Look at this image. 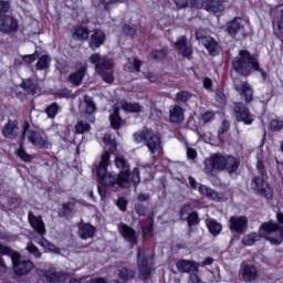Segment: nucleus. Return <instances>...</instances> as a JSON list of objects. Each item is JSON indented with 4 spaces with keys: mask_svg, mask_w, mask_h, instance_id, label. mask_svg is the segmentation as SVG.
<instances>
[{
    "mask_svg": "<svg viewBox=\"0 0 283 283\" xmlns=\"http://www.w3.org/2000/svg\"><path fill=\"white\" fill-rule=\"evenodd\" d=\"M115 166L117 169H123L118 175L107 171V167H109V153H103L97 167V178L101 185H105L106 187H120V189H129L132 182L135 187L140 185V170L134 168L132 175H129V167H127L125 158L116 157Z\"/></svg>",
    "mask_w": 283,
    "mask_h": 283,
    "instance_id": "f257e3e1",
    "label": "nucleus"
},
{
    "mask_svg": "<svg viewBox=\"0 0 283 283\" xmlns=\"http://www.w3.org/2000/svg\"><path fill=\"white\" fill-rule=\"evenodd\" d=\"M203 165V171L208 174V176H214V174H220V171L224 170L229 171V174H233L238 171V167H240V159L217 153L206 158Z\"/></svg>",
    "mask_w": 283,
    "mask_h": 283,
    "instance_id": "f03ea898",
    "label": "nucleus"
},
{
    "mask_svg": "<svg viewBox=\"0 0 283 283\" xmlns=\"http://www.w3.org/2000/svg\"><path fill=\"white\" fill-rule=\"evenodd\" d=\"M232 67L234 72H238V74H241L242 76H249L253 70L254 72H260V63H258V59L252 56L247 50H241L239 56L233 59Z\"/></svg>",
    "mask_w": 283,
    "mask_h": 283,
    "instance_id": "7ed1b4c3",
    "label": "nucleus"
},
{
    "mask_svg": "<svg viewBox=\"0 0 283 283\" xmlns=\"http://www.w3.org/2000/svg\"><path fill=\"white\" fill-rule=\"evenodd\" d=\"M25 138H28L29 143H32V145L38 149H48V139L43 138L41 133L36 130H28V127H25L22 135L20 149L17 150V156L24 163H30V160H32V157L25 153V149L23 148Z\"/></svg>",
    "mask_w": 283,
    "mask_h": 283,
    "instance_id": "20e7f679",
    "label": "nucleus"
},
{
    "mask_svg": "<svg viewBox=\"0 0 283 283\" xmlns=\"http://www.w3.org/2000/svg\"><path fill=\"white\" fill-rule=\"evenodd\" d=\"M134 138L136 143H146L151 156H163V142L157 134H154V132L144 128L142 132L135 133Z\"/></svg>",
    "mask_w": 283,
    "mask_h": 283,
    "instance_id": "39448f33",
    "label": "nucleus"
},
{
    "mask_svg": "<svg viewBox=\"0 0 283 283\" xmlns=\"http://www.w3.org/2000/svg\"><path fill=\"white\" fill-rule=\"evenodd\" d=\"M90 63L95 65V72L102 76L105 83H112L114 81V60L103 57L98 53H94L90 57Z\"/></svg>",
    "mask_w": 283,
    "mask_h": 283,
    "instance_id": "423d86ee",
    "label": "nucleus"
},
{
    "mask_svg": "<svg viewBox=\"0 0 283 283\" xmlns=\"http://www.w3.org/2000/svg\"><path fill=\"white\" fill-rule=\"evenodd\" d=\"M256 169L262 177H254L252 179L251 187L256 193H259V196H263V198H266V200H271V198H273V189L269 187V182L264 180V174H266L264 163L259 160L256 164Z\"/></svg>",
    "mask_w": 283,
    "mask_h": 283,
    "instance_id": "0eeeda50",
    "label": "nucleus"
},
{
    "mask_svg": "<svg viewBox=\"0 0 283 283\" xmlns=\"http://www.w3.org/2000/svg\"><path fill=\"white\" fill-rule=\"evenodd\" d=\"M137 264L142 280H149L151 266H154V254L146 252L143 248L137 249Z\"/></svg>",
    "mask_w": 283,
    "mask_h": 283,
    "instance_id": "6e6552de",
    "label": "nucleus"
},
{
    "mask_svg": "<svg viewBox=\"0 0 283 283\" xmlns=\"http://www.w3.org/2000/svg\"><path fill=\"white\" fill-rule=\"evenodd\" d=\"M260 231L268 233V240L271 244H282L283 242V226H277L274 222L263 223Z\"/></svg>",
    "mask_w": 283,
    "mask_h": 283,
    "instance_id": "1a4fd4ad",
    "label": "nucleus"
},
{
    "mask_svg": "<svg viewBox=\"0 0 283 283\" xmlns=\"http://www.w3.org/2000/svg\"><path fill=\"white\" fill-rule=\"evenodd\" d=\"M196 39L208 50L210 56H218L220 54V44L213 38L207 35L206 32L197 31Z\"/></svg>",
    "mask_w": 283,
    "mask_h": 283,
    "instance_id": "9d476101",
    "label": "nucleus"
},
{
    "mask_svg": "<svg viewBox=\"0 0 283 283\" xmlns=\"http://www.w3.org/2000/svg\"><path fill=\"white\" fill-rule=\"evenodd\" d=\"M244 25H247V22L242 20L241 18H234L232 21L227 22V24L223 27L224 32L229 34V36H240L244 38L247 36V30L244 29Z\"/></svg>",
    "mask_w": 283,
    "mask_h": 283,
    "instance_id": "9b49d317",
    "label": "nucleus"
},
{
    "mask_svg": "<svg viewBox=\"0 0 283 283\" xmlns=\"http://www.w3.org/2000/svg\"><path fill=\"white\" fill-rule=\"evenodd\" d=\"M11 262L15 275H28L34 269V263L30 260H21V254L19 253L12 258Z\"/></svg>",
    "mask_w": 283,
    "mask_h": 283,
    "instance_id": "f8f14e48",
    "label": "nucleus"
},
{
    "mask_svg": "<svg viewBox=\"0 0 283 283\" xmlns=\"http://www.w3.org/2000/svg\"><path fill=\"white\" fill-rule=\"evenodd\" d=\"M188 182L191 187V189H198L199 193L201 196H205L209 200H214L216 202L220 201V195L216 192V190L205 186V185H199L198 187V181H196V178L189 177Z\"/></svg>",
    "mask_w": 283,
    "mask_h": 283,
    "instance_id": "ddd939ff",
    "label": "nucleus"
},
{
    "mask_svg": "<svg viewBox=\"0 0 283 283\" xmlns=\"http://www.w3.org/2000/svg\"><path fill=\"white\" fill-rule=\"evenodd\" d=\"M234 114L238 123H243L244 125H253V120H255L253 114H251L249 108L242 103L235 104Z\"/></svg>",
    "mask_w": 283,
    "mask_h": 283,
    "instance_id": "4468645a",
    "label": "nucleus"
},
{
    "mask_svg": "<svg viewBox=\"0 0 283 283\" xmlns=\"http://www.w3.org/2000/svg\"><path fill=\"white\" fill-rule=\"evenodd\" d=\"M19 30V22L10 15H0V32L12 34Z\"/></svg>",
    "mask_w": 283,
    "mask_h": 283,
    "instance_id": "2eb2a0df",
    "label": "nucleus"
},
{
    "mask_svg": "<svg viewBox=\"0 0 283 283\" xmlns=\"http://www.w3.org/2000/svg\"><path fill=\"white\" fill-rule=\"evenodd\" d=\"M231 233H244L247 230V217H231L229 220Z\"/></svg>",
    "mask_w": 283,
    "mask_h": 283,
    "instance_id": "dca6fc26",
    "label": "nucleus"
},
{
    "mask_svg": "<svg viewBox=\"0 0 283 283\" xmlns=\"http://www.w3.org/2000/svg\"><path fill=\"white\" fill-rule=\"evenodd\" d=\"M118 231L124 240H126V242H129L132 247H134V244L138 242V239L136 238V230H134L132 227L125 223H119Z\"/></svg>",
    "mask_w": 283,
    "mask_h": 283,
    "instance_id": "f3484780",
    "label": "nucleus"
},
{
    "mask_svg": "<svg viewBox=\"0 0 283 283\" xmlns=\"http://www.w3.org/2000/svg\"><path fill=\"white\" fill-rule=\"evenodd\" d=\"M240 275L243 277L244 282H255V280H258V269L243 262L241 264Z\"/></svg>",
    "mask_w": 283,
    "mask_h": 283,
    "instance_id": "a211bd4d",
    "label": "nucleus"
},
{
    "mask_svg": "<svg viewBox=\"0 0 283 283\" xmlns=\"http://www.w3.org/2000/svg\"><path fill=\"white\" fill-rule=\"evenodd\" d=\"M85 74H87V64L86 63L80 64V65H77L76 72L72 73L69 76V81L71 84L78 87V85H81V83H83V78H85Z\"/></svg>",
    "mask_w": 283,
    "mask_h": 283,
    "instance_id": "6ab92c4d",
    "label": "nucleus"
},
{
    "mask_svg": "<svg viewBox=\"0 0 283 283\" xmlns=\"http://www.w3.org/2000/svg\"><path fill=\"white\" fill-rule=\"evenodd\" d=\"M43 277H45L46 282L59 283L65 280V273L56 272V269L49 266V269L43 271Z\"/></svg>",
    "mask_w": 283,
    "mask_h": 283,
    "instance_id": "aec40b11",
    "label": "nucleus"
},
{
    "mask_svg": "<svg viewBox=\"0 0 283 283\" xmlns=\"http://www.w3.org/2000/svg\"><path fill=\"white\" fill-rule=\"evenodd\" d=\"M235 90L239 92V94L244 95L245 103H251L253 101V88H251V85L247 82H235Z\"/></svg>",
    "mask_w": 283,
    "mask_h": 283,
    "instance_id": "412c9836",
    "label": "nucleus"
},
{
    "mask_svg": "<svg viewBox=\"0 0 283 283\" xmlns=\"http://www.w3.org/2000/svg\"><path fill=\"white\" fill-rule=\"evenodd\" d=\"M175 46L180 52L181 56L191 60V55L193 54V49L191 45L187 43V38L181 36L175 43Z\"/></svg>",
    "mask_w": 283,
    "mask_h": 283,
    "instance_id": "4be33fe9",
    "label": "nucleus"
},
{
    "mask_svg": "<svg viewBox=\"0 0 283 283\" xmlns=\"http://www.w3.org/2000/svg\"><path fill=\"white\" fill-rule=\"evenodd\" d=\"M176 266L180 273H196L198 271V263L189 260H180Z\"/></svg>",
    "mask_w": 283,
    "mask_h": 283,
    "instance_id": "5701e85b",
    "label": "nucleus"
},
{
    "mask_svg": "<svg viewBox=\"0 0 283 283\" xmlns=\"http://www.w3.org/2000/svg\"><path fill=\"white\" fill-rule=\"evenodd\" d=\"M29 222L39 235H45V223L41 217L33 216L32 212H29Z\"/></svg>",
    "mask_w": 283,
    "mask_h": 283,
    "instance_id": "b1692460",
    "label": "nucleus"
},
{
    "mask_svg": "<svg viewBox=\"0 0 283 283\" xmlns=\"http://www.w3.org/2000/svg\"><path fill=\"white\" fill-rule=\"evenodd\" d=\"M105 43V33L101 30L95 31L90 39V48L96 50Z\"/></svg>",
    "mask_w": 283,
    "mask_h": 283,
    "instance_id": "393cba45",
    "label": "nucleus"
},
{
    "mask_svg": "<svg viewBox=\"0 0 283 283\" xmlns=\"http://www.w3.org/2000/svg\"><path fill=\"white\" fill-rule=\"evenodd\" d=\"M2 134L4 138H14L19 134V122L18 120H9L4 126Z\"/></svg>",
    "mask_w": 283,
    "mask_h": 283,
    "instance_id": "a878e982",
    "label": "nucleus"
},
{
    "mask_svg": "<svg viewBox=\"0 0 283 283\" xmlns=\"http://www.w3.org/2000/svg\"><path fill=\"white\" fill-rule=\"evenodd\" d=\"M208 12H224V0H208L205 2Z\"/></svg>",
    "mask_w": 283,
    "mask_h": 283,
    "instance_id": "bb28decb",
    "label": "nucleus"
},
{
    "mask_svg": "<svg viewBox=\"0 0 283 283\" xmlns=\"http://www.w3.org/2000/svg\"><path fill=\"white\" fill-rule=\"evenodd\" d=\"M169 112L171 123H182V120H185V109H182V107L175 105L170 107Z\"/></svg>",
    "mask_w": 283,
    "mask_h": 283,
    "instance_id": "cd10ccee",
    "label": "nucleus"
},
{
    "mask_svg": "<svg viewBox=\"0 0 283 283\" xmlns=\"http://www.w3.org/2000/svg\"><path fill=\"white\" fill-rule=\"evenodd\" d=\"M94 233H96V228L90 223H85L80 226L78 234L82 240H90V238H94Z\"/></svg>",
    "mask_w": 283,
    "mask_h": 283,
    "instance_id": "c85d7f7f",
    "label": "nucleus"
},
{
    "mask_svg": "<svg viewBox=\"0 0 283 283\" xmlns=\"http://www.w3.org/2000/svg\"><path fill=\"white\" fill-rule=\"evenodd\" d=\"M80 109L85 112V114H94L96 112V104L91 96L85 95L84 101L80 103Z\"/></svg>",
    "mask_w": 283,
    "mask_h": 283,
    "instance_id": "c756f323",
    "label": "nucleus"
},
{
    "mask_svg": "<svg viewBox=\"0 0 283 283\" xmlns=\"http://www.w3.org/2000/svg\"><path fill=\"white\" fill-rule=\"evenodd\" d=\"M35 242L40 244L42 249H44V253H54L55 255H59L61 253V249L50 243V241L45 240V238H41Z\"/></svg>",
    "mask_w": 283,
    "mask_h": 283,
    "instance_id": "7c9ffc66",
    "label": "nucleus"
},
{
    "mask_svg": "<svg viewBox=\"0 0 283 283\" xmlns=\"http://www.w3.org/2000/svg\"><path fill=\"white\" fill-rule=\"evenodd\" d=\"M120 111L117 107H114L113 113L109 115V122L113 129H120L123 125V119L120 118Z\"/></svg>",
    "mask_w": 283,
    "mask_h": 283,
    "instance_id": "2f4dec72",
    "label": "nucleus"
},
{
    "mask_svg": "<svg viewBox=\"0 0 283 283\" xmlns=\"http://www.w3.org/2000/svg\"><path fill=\"white\" fill-rule=\"evenodd\" d=\"M177 8H187V6H192V8H205L203 0H175Z\"/></svg>",
    "mask_w": 283,
    "mask_h": 283,
    "instance_id": "473e14b6",
    "label": "nucleus"
},
{
    "mask_svg": "<svg viewBox=\"0 0 283 283\" xmlns=\"http://www.w3.org/2000/svg\"><path fill=\"white\" fill-rule=\"evenodd\" d=\"M23 90L27 91L28 94H31L32 96H36L41 90L39 88V85L34 84L32 80H25L22 83Z\"/></svg>",
    "mask_w": 283,
    "mask_h": 283,
    "instance_id": "72a5a7b5",
    "label": "nucleus"
},
{
    "mask_svg": "<svg viewBox=\"0 0 283 283\" xmlns=\"http://www.w3.org/2000/svg\"><path fill=\"white\" fill-rule=\"evenodd\" d=\"M122 109L124 112H129L132 114H138L143 112V106L138 103H132V102H122Z\"/></svg>",
    "mask_w": 283,
    "mask_h": 283,
    "instance_id": "f704fd0d",
    "label": "nucleus"
},
{
    "mask_svg": "<svg viewBox=\"0 0 283 283\" xmlns=\"http://www.w3.org/2000/svg\"><path fill=\"white\" fill-rule=\"evenodd\" d=\"M88 36H90V30H87V27H83V25L76 28L73 33V39H75V41H85L87 40Z\"/></svg>",
    "mask_w": 283,
    "mask_h": 283,
    "instance_id": "c9c22d12",
    "label": "nucleus"
},
{
    "mask_svg": "<svg viewBox=\"0 0 283 283\" xmlns=\"http://www.w3.org/2000/svg\"><path fill=\"white\" fill-rule=\"evenodd\" d=\"M207 227L212 235H220L222 231V224L216 221L214 219H209L207 221Z\"/></svg>",
    "mask_w": 283,
    "mask_h": 283,
    "instance_id": "e433bc0d",
    "label": "nucleus"
},
{
    "mask_svg": "<svg viewBox=\"0 0 283 283\" xmlns=\"http://www.w3.org/2000/svg\"><path fill=\"white\" fill-rule=\"evenodd\" d=\"M142 227V233L144 238H147L148 235H153L154 233V218L149 217L147 220V223H140Z\"/></svg>",
    "mask_w": 283,
    "mask_h": 283,
    "instance_id": "4c0bfd02",
    "label": "nucleus"
},
{
    "mask_svg": "<svg viewBox=\"0 0 283 283\" xmlns=\"http://www.w3.org/2000/svg\"><path fill=\"white\" fill-rule=\"evenodd\" d=\"M50 63H52V57L50 55H42L36 62V70L43 71L50 69Z\"/></svg>",
    "mask_w": 283,
    "mask_h": 283,
    "instance_id": "58836bf2",
    "label": "nucleus"
},
{
    "mask_svg": "<svg viewBox=\"0 0 283 283\" xmlns=\"http://www.w3.org/2000/svg\"><path fill=\"white\" fill-rule=\"evenodd\" d=\"M103 143L106 145V147H109L111 151H116V138L112 136V134L106 133L104 135Z\"/></svg>",
    "mask_w": 283,
    "mask_h": 283,
    "instance_id": "ea45409f",
    "label": "nucleus"
},
{
    "mask_svg": "<svg viewBox=\"0 0 283 283\" xmlns=\"http://www.w3.org/2000/svg\"><path fill=\"white\" fill-rule=\"evenodd\" d=\"M61 112V106L56 103H52L45 108V114L48 115V118H56V114Z\"/></svg>",
    "mask_w": 283,
    "mask_h": 283,
    "instance_id": "a19ab883",
    "label": "nucleus"
},
{
    "mask_svg": "<svg viewBox=\"0 0 283 283\" xmlns=\"http://www.w3.org/2000/svg\"><path fill=\"white\" fill-rule=\"evenodd\" d=\"M258 240H260V235L258 233H251L243 237L242 244H245V247H252V244H255Z\"/></svg>",
    "mask_w": 283,
    "mask_h": 283,
    "instance_id": "79ce46f5",
    "label": "nucleus"
},
{
    "mask_svg": "<svg viewBox=\"0 0 283 283\" xmlns=\"http://www.w3.org/2000/svg\"><path fill=\"white\" fill-rule=\"evenodd\" d=\"M134 275H136V272L132 269L124 268L119 272L120 280L127 281V280H134Z\"/></svg>",
    "mask_w": 283,
    "mask_h": 283,
    "instance_id": "37998d69",
    "label": "nucleus"
},
{
    "mask_svg": "<svg viewBox=\"0 0 283 283\" xmlns=\"http://www.w3.org/2000/svg\"><path fill=\"white\" fill-rule=\"evenodd\" d=\"M90 129H92L90 124L85 123L83 120L77 122V124L75 125V133L76 134H85L86 132H90Z\"/></svg>",
    "mask_w": 283,
    "mask_h": 283,
    "instance_id": "c03bdc74",
    "label": "nucleus"
},
{
    "mask_svg": "<svg viewBox=\"0 0 283 283\" xmlns=\"http://www.w3.org/2000/svg\"><path fill=\"white\" fill-rule=\"evenodd\" d=\"M18 253L19 252H14V250H12L3 244H0V255H8L10 258V260H12L13 258H15V255Z\"/></svg>",
    "mask_w": 283,
    "mask_h": 283,
    "instance_id": "a18cd8bd",
    "label": "nucleus"
},
{
    "mask_svg": "<svg viewBox=\"0 0 283 283\" xmlns=\"http://www.w3.org/2000/svg\"><path fill=\"white\" fill-rule=\"evenodd\" d=\"M213 118H216V115L212 112H206L200 116L199 123H201V125H207V123H211Z\"/></svg>",
    "mask_w": 283,
    "mask_h": 283,
    "instance_id": "49530a36",
    "label": "nucleus"
},
{
    "mask_svg": "<svg viewBox=\"0 0 283 283\" xmlns=\"http://www.w3.org/2000/svg\"><path fill=\"white\" fill-rule=\"evenodd\" d=\"M127 1L129 0H99L105 10H109L112 6H116V3H127Z\"/></svg>",
    "mask_w": 283,
    "mask_h": 283,
    "instance_id": "de8ad7c7",
    "label": "nucleus"
},
{
    "mask_svg": "<svg viewBox=\"0 0 283 283\" xmlns=\"http://www.w3.org/2000/svg\"><path fill=\"white\" fill-rule=\"evenodd\" d=\"M27 251L30 253V255H33V258H41L39 248H36V245H34L32 242L27 244Z\"/></svg>",
    "mask_w": 283,
    "mask_h": 283,
    "instance_id": "09e8293b",
    "label": "nucleus"
},
{
    "mask_svg": "<svg viewBox=\"0 0 283 283\" xmlns=\"http://www.w3.org/2000/svg\"><path fill=\"white\" fill-rule=\"evenodd\" d=\"M230 127L231 126H230L229 122H227V120L222 122V125H221V127L218 132V138H219L220 143H224V139L222 138V135L227 134V130L230 129Z\"/></svg>",
    "mask_w": 283,
    "mask_h": 283,
    "instance_id": "8fccbe9b",
    "label": "nucleus"
},
{
    "mask_svg": "<svg viewBox=\"0 0 283 283\" xmlns=\"http://www.w3.org/2000/svg\"><path fill=\"white\" fill-rule=\"evenodd\" d=\"M189 98H191V94L187 91L179 92L176 95V101L178 103H187V101H189Z\"/></svg>",
    "mask_w": 283,
    "mask_h": 283,
    "instance_id": "3c124183",
    "label": "nucleus"
},
{
    "mask_svg": "<svg viewBox=\"0 0 283 283\" xmlns=\"http://www.w3.org/2000/svg\"><path fill=\"white\" fill-rule=\"evenodd\" d=\"M165 56H167V49L151 52V59H154L155 61H160V59H165Z\"/></svg>",
    "mask_w": 283,
    "mask_h": 283,
    "instance_id": "603ef678",
    "label": "nucleus"
},
{
    "mask_svg": "<svg viewBox=\"0 0 283 283\" xmlns=\"http://www.w3.org/2000/svg\"><path fill=\"white\" fill-rule=\"evenodd\" d=\"M272 132H282L283 129V120L273 119L270 124Z\"/></svg>",
    "mask_w": 283,
    "mask_h": 283,
    "instance_id": "864d4df0",
    "label": "nucleus"
},
{
    "mask_svg": "<svg viewBox=\"0 0 283 283\" xmlns=\"http://www.w3.org/2000/svg\"><path fill=\"white\" fill-rule=\"evenodd\" d=\"M36 59H39L38 52L22 56V61H24V63H27L28 65H32V63H34V61H36Z\"/></svg>",
    "mask_w": 283,
    "mask_h": 283,
    "instance_id": "5fc2aeb1",
    "label": "nucleus"
},
{
    "mask_svg": "<svg viewBox=\"0 0 283 283\" xmlns=\"http://www.w3.org/2000/svg\"><path fill=\"white\" fill-rule=\"evenodd\" d=\"M200 222V219L198 218V212H191L188 216V224L189 227H193Z\"/></svg>",
    "mask_w": 283,
    "mask_h": 283,
    "instance_id": "6e6d98bb",
    "label": "nucleus"
},
{
    "mask_svg": "<svg viewBox=\"0 0 283 283\" xmlns=\"http://www.w3.org/2000/svg\"><path fill=\"white\" fill-rule=\"evenodd\" d=\"M124 70H128V71H132V70H135V72H140V62L138 61V59H134L133 60V65L130 66L129 64H126L124 66Z\"/></svg>",
    "mask_w": 283,
    "mask_h": 283,
    "instance_id": "4d7b16f0",
    "label": "nucleus"
},
{
    "mask_svg": "<svg viewBox=\"0 0 283 283\" xmlns=\"http://www.w3.org/2000/svg\"><path fill=\"white\" fill-rule=\"evenodd\" d=\"M10 10V1L9 0H0V14H6Z\"/></svg>",
    "mask_w": 283,
    "mask_h": 283,
    "instance_id": "13d9d810",
    "label": "nucleus"
},
{
    "mask_svg": "<svg viewBox=\"0 0 283 283\" xmlns=\"http://www.w3.org/2000/svg\"><path fill=\"white\" fill-rule=\"evenodd\" d=\"M116 206L118 207V209H120L122 211H127V200L123 197H120L117 202Z\"/></svg>",
    "mask_w": 283,
    "mask_h": 283,
    "instance_id": "bf43d9fd",
    "label": "nucleus"
},
{
    "mask_svg": "<svg viewBox=\"0 0 283 283\" xmlns=\"http://www.w3.org/2000/svg\"><path fill=\"white\" fill-rule=\"evenodd\" d=\"M124 34H126V36H134V34H136V29L134 27L130 25H124Z\"/></svg>",
    "mask_w": 283,
    "mask_h": 283,
    "instance_id": "052dcab7",
    "label": "nucleus"
},
{
    "mask_svg": "<svg viewBox=\"0 0 283 283\" xmlns=\"http://www.w3.org/2000/svg\"><path fill=\"white\" fill-rule=\"evenodd\" d=\"M203 87L208 92H211V87H213V81L211 78H209V77H205L203 78Z\"/></svg>",
    "mask_w": 283,
    "mask_h": 283,
    "instance_id": "680f3d73",
    "label": "nucleus"
},
{
    "mask_svg": "<svg viewBox=\"0 0 283 283\" xmlns=\"http://www.w3.org/2000/svg\"><path fill=\"white\" fill-rule=\"evenodd\" d=\"M191 205L187 203L185 206L181 207V210H180V216L181 218H185V216H187V213H189V211H191Z\"/></svg>",
    "mask_w": 283,
    "mask_h": 283,
    "instance_id": "e2e57ef3",
    "label": "nucleus"
},
{
    "mask_svg": "<svg viewBox=\"0 0 283 283\" xmlns=\"http://www.w3.org/2000/svg\"><path fill=\"white\" fill-rule=\"evenodd\" d=\"M187 156L190 160H196V157L198 156V153L193 148L187 149Z\"/></svg>",
    "mask_w": 283,
    "mask_h": 283,
    "instance_id": "0e129e2a",
    "label": "nucleus"
},
{
    "mask_svg": "<svg viewBox=\"0 0 283 283\" xmlns=\"http://www.w3.org/2000/svg\"><path fill=\"white\" fill-rule=\"evenodd\" d=\"M135 211L136 213H138V216H145V213H147V210L144 208L143 205H136Z\"/></svg>",
    "mask_w": 283,
    "mask_h": 283,
    "instance_id": "69168bd1",
    "label": "nucleus"
},
{
    "mask_svg": "<svg viewBox=\"0 0 283 283\" xmlns=\"http://www.w3.org/2000/svg\"><path fill=\"white\" fill-rule=\"evenodd\" d=\"M190 283H202V281H200V277L198 276V273H190Z\"/></svg>",
    "mask_w": 283,
    "mask_h": 283,
    "instance_id": "338daca9",
    "label": "nucleus"
},
{
    "mask_svg": "<svg viewBox=\"0 0 283 283\" xmlns=\"http://www.w3.org/2000/svg\"><path fill=\"white\" fill-rule=\"evenodd\" d=\"M145 76H146V78H148V81L150 83H156V81H158V77H156V75H154V73H146Z\"/></svg>",
    "mask_w": 283,
    "mask_h": 283,
    "instance_id": "774afa93",
    "label": "nucleus"
}]
</instances>
